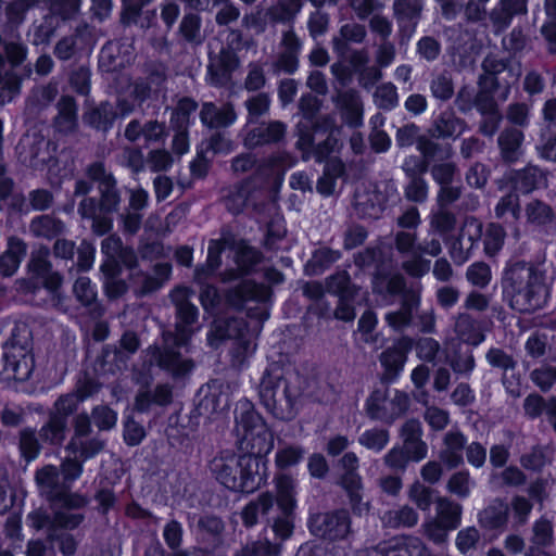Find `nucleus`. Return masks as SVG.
<instances>
[{
  "mask_svg": "<svg viewBox=\"0 0 556 556\" xmlns=\"http://www.w3.org/2000/svg\"><path fill=\"white\" fill-rule=\"evenodd\" d=\"M467 122L452 108H446L432 121L428 135L435 140L457 139L467 129Z\"/></svg>",
  "mask_w": 556,
  "mask_h": 556,
  "instance_id": "obj_21",
  "label": "nucleus"
},
{
  "mask_svg": "<svg viewBox=\"0 0 556 556\" xmlns=\"http://www.w3.org/2000/svg\"><path fill=\"white\" fill-rule=\"evenodd\" d=\"M429 169L433 181L439 186L453 184L459 174L457 164L448 160L435 162Z\"/></svg>",
  "mask_w": 556,
  "mask_h": 556,
  "instance_id": "obj_62",
  "label": "nucleus"
},
{
  "mask_svg": "<svg viewBox=\"0 0 556 556\" xmlns=\"http://www.w3.org/2000/svg\"><path fill=\"white\" fill-rule=\"evenodd\" d=\"M372 292L383 298L400 295L401 299H405L408 292H420V290L408 288L406 278L402 274L377 273L372 279Z\"/></svg>",
  "mask_w": 556,
  "mask_h": 556,
  "instance_id": "obj_29",
  "label": "nucleus"
},
{
  "mask_svg": "<svg viewBox=\"0 0 556 556\" xmlns=\"http://www.w3.org/2000/svg\"><path fill=\"white\" fill-rule=\"evenodd\" d=\"M236 422L240 447L247 454L222 451L210 462V470L228 490L251 493L261 485V457L271 451L274 439L262 416L250 403L241 405Z\"/></svg>",
  "mask_w": 556,
  "mask_h": 556,
  "instance_id": "obj_1",
  "label": "nucleus"
},
{
  "mask_svg": "<svg viewBox=\"0 0 556 556\" xmlns=\"http://www.w3.org/2000/svg\"><path fill=\"white\" fill-rule=\"evenodd\" d=\"M68 84L78 94L87 97L91 89V70L88 64L72 66L68 73Z\"/></svg>",
  "mask_w": 556,
  "mask_h": 556,
  "instance_id": "obj_55",
  "label": "nucleus"
},
{
  "mask_svg": "<svg viewBox=\"0 0 556 556\" xmlns=\"http://www.w3.org/2000/svg\"><path fill=\"white\" fill-rule=\"evenodd\" d=\"M79 35L70 34L60 38L53 47V55L60 62H67L76 58L80 48L78 46Z\"/></svg>",
  "mask_w": 556,
  "mask_h": 556,
  "instance_id": "obj_59",
  "label": "nucleus"
},
{
  "mask_svg": "<svg viewBox=\"0 0 556 556\" xmlns=\"http://www.w3.org/2000/svg\"><path fill=\"white\" fill-rule=\"evenodd\" d=\"M49 142L39 134L25 135L18 144L23 162L31 167L46 163Z\"/></svg>",
  "mask_w": 556,
  "mask_h": 556,
  "instance_id": "obj_32",
  "label": "nucleus"
},
{
  "mask_svg": "<svg viewBox=\"0 0 556 556\" xmlns=\"http://www.w3.org/2000/svg\"><path fill=\"white\" fill-rule=\"evenodd\" d=\"M173 402V387L169 383H159L153 390H140L134 402V408L147 413L152 405L167 406Z\"/></svg>",
  "mask_w": 556,
  "mask_h": 556,
  "instance_id": "obj_35",
  "label": "nucleus"
},
{
  "mask_svg": "<svg viewBox=\"0 0 556 556\" xmlns=\"http://www.w3.org/2000/svg\"><path fill=\"white\" fill-rule=\"evenodd\" d=\"M58 114L53 119L56 131L72 135L78 129L77 103L72 96H62L56 103Z\"/></svg>",
  "mask_w": 556,
  "mask_h": 556,
  "instance_id": "obj_33",
  "label": "nucleus"
},
{
  "mask_svg": "<svg viewBox=\"0 0 556 556\" xmlns=\"http://www.w3.org/2000/svg\"><path fill=\"white\" fill-rule=\"evenodd\" d=\"M446 364L456 376L469 377L476 367V359L471 350L459 349L446 356Z\"/></svg>",
  "mask_w": 556,
  "mask_h": 556,
  "instance_id": "obj_53",
  "label": "nucleus"
},
{
  "mask_svg": "<svg viewBox=\"0 0 556 556\" xmlns=\"http://www.w3.org/2000/svg\"><path fill=\"white\" fill-rule=\"evenodd\" d=\"M508 521V505L502 498H494L478 514L479 525L488 530L504 528Z\"/></svg>",
  "mask_w": 556,
  "mask_h": 556,
  "instance_id": "obj_38",
  "label": "nucleus"
},
{
  "mask_svg": "<svg viewBox=\"0 0 556 556\" xmlns=\"http://www.w3.org/2000/svg\"><path fill=\"white\" fill-rule=\"evenodd\" d=\"M528 0H498L488 12V17L495 33L504 31L511 23L514 16L526 15Z\"/></svg>",
  "mask_w": 556,
  "mask_h": 556,
  "instance_id": "obj_23",
  "label": "nucleus"
},
{
  "mask_svg": "<svg viewBox=\"0 0 556 556\" xmlns=\"http://www.w3.org/2000/svg\"><path fill=\"white\" fill-rule=\"evenodd\" d=\"M326 290L339 299H355L358 288L351 281L348 271L340 270L326 278Z\"/></svg>",
  "mask_w": 556,
  "mask_h": 556,
  "instance_id": "obj_47",
  "label": "nucleus"
},
{
  "mask_svg": "<svg viewBox=\"0 0 556 556\" xmlns=\"http://www.w3.org/2000/svg\"><path fill=\"white\" fill-rule=\"evenodd\" d=\"M441 53L442 45L440 40L433 36H422L416 42V54L420 60L427 63L438 61Z\"/></svg>",
  "mask_w": 556,
  "mask_h": 556,
  "instance_id": "obj_63",
  "label": "nucleus"
},
{
  "mask_svg": "<svg viewBox=\"0 0 556 556\" xmlns=\"http://www.w3.org/2000/svg\"><path fill=\"white\" fill-rule=\"evenodd\" d=\"M280 544L271 543L268 540H257L247 543L235 556H279Z\"/></svg>",
  "mask_w": 556,
  "mask_h": 556,
  "instance_id": "obj_61",
  "label": "nucleus"
},
{
  "mask_svg": "<svg viewBox=\"0 0 556 556\" xmlns=\"http://www.w3.org/2000/svg\"><path fill=\"white\" fill-rule=\"evenodd\" d=\"M417 149L430 165V162L434 160H448L452 157L454 151L451 144H442L435 141V139L430 136H420L417 139Z\"/></svg>",
  "mask_w": 556,
  "mask_h": 556,
  "instance_id": "obj_48",
  "label": "nucleus"
},
{
  "mask_svg": "<svg viewBox=\"0 0 556 556\" xmlns=\"http://www.w3.org/2000/svg\"><path fill=\"white\" fill-rule=\"evenodd\" d=\"M414 345V340L409 337H402L391 346L386 349L379 356L383 372L381 381L390 383L394 381L403 370L407 361V354Z\"/></svg>",
  "mask_w": 556,
  "mask_h": 556,
  "instance_id": "obj_17",
  "label": "nucleus"
},
{
  "mask_svg": "<svg viewBox=\"0 0 556 556\" xmlns=\"http://www.w3.org/2000/svg\"><path fill=\"white\" fill-rule=\"evenodd\" d=\"M287 132L288 126L281 121H263L257 126L248 130L243 144L251 150L264 146H280L287 139Z\"/></svg>",
  "mask_w": 556,
  "mask_h": 556,
  "instance_id": "obj_16",
  "label": "nucleus"
},
{
  "mask_svg": "<svg viewBox=\"0 0 556 556\" xmlns=\"http://www.w3.org/2000/svg\"><path fill=\"white\" fill-rule=\"evenodd\" d=\"M502 289L509 306L520 313L541 308L548 294L544 271L525 261L514 262L506 267Z\"/></svg>",
  "mask_w": 556,
  "mask_h": 556,
  "instance_id": "obj_5",
  "label": "nucleus"
},
{
  "mask_svg": "<svg viewBox=\"0 0 556 556\" xmlns=\"http://www.w3.org/2000/svg\"><path fill=\"white\" fill-rule=\"evenodd\" d=\"M4 371L17 381H25L34 369V359L27 340L23 343L15 336L4 348Z\"/></svg>",
  "mask_w": 556,
  "mask_h": 556,
  "instance_id": "obj_13",
  "label": "nucleus"
},
{
  "mask_svg": "<svg viewBox=\"0 0 556 556\" xmlns=\"http://www.w3.org/2000/svg\"><path fill=\"white\" fill-rule=\"evenodd\" d=\"M332 102L340 110L343 122L352 128L363 125L364 104L356 89H337Z\"/></svg>",
  "mask_w": 556,
  "mask_h": 556,
  "instance_id": "obj_20",
  "label": "nucleus"
},
{
  "mask_svg": "<svg viewBox=\"0 0 556 556\" xmlns=\"http://www.w3.org/2000/svg\"><path fill=\"white\" fill-rule=\"evenodd\" d=\"M522 130L516 127L504 128L497 137L500 154L504 163L513 164L522 155Z\"/></svg>",
  "mask_w": 556,
  "mask_h": 556,
  "instance_id": "obj_36",
  "label": "nucleus"
},
{
  "mask_svg": "<svg viewBox=\"0 0 556 556\" xmlns=\"http://www.w3.org/2000/svg\"><path fill=\"white\" fill-rule=\"evenodd\" d=\"M409 402L406 392L395 390L389 397L387 390H375L367 400L366 412L371 419L392 424L408 409Z\"/></svg>",
  "mask_w": 556,
  "mask_h": 556,
  "instance_id": "obj_11",
  "label": "nucleus"
},
{
  "mask_svg": "<svg viewBox=\"0 0 556 556\" xmlns=\"http://www.w3.org/2000/svg\"><path fill=\"white\" fill-rule=\"evenodd\" d=\"M84 175L75 180L73 189V198H81L77 213L91 223L94 236L109 235L113 229L111 215L119 211L123 201L118 181L102 160L87 164Z\"/></svg>",
  "mask_w": 556,
  "mask_h": 556,
  "instance_id": "obj_3",
  "label": "nucleus"
},
{
  "mask_svg": "<svg viewBox=\"0 0 556 556\" xmlns=\"http://www.w3.org/2000/svg\"><path fill=\"white\" fill-rule=\"evenodd\" d=\"M27 245L26 243L12 236L8 239V249L0 256V273L4 277L14 275L17 270L22 260L26 255Z\"/></svg>",
  "mask_w": 556,
  "mask_h": 556,
  "instance_id": "obj_39",
  "label": "nucleus"
},
{
  "mask_svg": "<svg viewBox=\"0 0 556 556\" xmlns=\"http://www.w3.org/2000/svg\"><path fill=\"white\" fill-rule=\"evenodd\" d=\"M54 509L55 529L61 531H72L77 529L86 519L83 508H70L65 501H58L51 505Z\"/></svg>",
  "mask_w": 556,
  "mask_h": 556,
  "instance_id": "obj_43",
  "label": "nucleus"
},
{
  "mask_svg": "<svg viewBox=\"0 0 556 556\" xmlns=\"http://www.w3.org/2000/svg\"><path fill=\"white\" fill-rule=\"evenodd\" d=\"M304 379L280 363H271L258 383L261 404L275 418L292 420L302 403Z\"/></svg>",
  "mask_w": 556,
  "mask_h": 556,
  "instance_id": "obj_4",
  "label": "nucleus"
},
{
  "mask_svg": "<svg viewBox=\"0 0 556 556\" xmlns=\"http://www.w3.org/2000/svg\"><path fill=\"white\" fill-rule=\"evenodd\" d=\"M223 250L224 245L220 241L213 240L210 242L205 266L197 267L194 270V279L198 282H201L220 266V254Z\"/></svg>",
  "mask_w": 556,
  "mask_h": 556,
  "instance_id": "obj_57",
  "label": "nucleus"
},
{
  "mask_svg": "<svg viewBox=\"0 0 556 556\" xmlns=\"http://www.w3.org/2000/svg\"><path fill=\"white\" fill-rule=\"evenodd\" d=\"M247 331L248 326L243 319L236 317H220L213 320L207 334V341L210 345L217 346L220 341L226 339L236 340Z\"/></svg>",
  "mask_w": 556,
  "mask_h": 556,
  "instance_id": "obj_31",
  "label": "nucleus"
},
{
  "mask_svg": "<svg viewBox=\"0 0 556 556\" xmlns=\"http://www.w3.org/2000/svg\"><path fill=\"white\" fill-rule=\"evenodd\" d=\"M66 229L65 223L51 214L36 216L29 223V231L36 238L54 239Z\"/></svg>",
  "mask_w": 556,
  "mask_h": 556,
  "instance_id": "obj_40",
  "label": "nucleus"
},
{
  "mask_svg": "<svg viewBox=\"0 0 556 556\" xmlns=\"http://www.w3.org/2000/svg\"><path fill=\"white\" fill-rule=\"evenodd\" d=\"M239 66L240 59L231 48H223L217 54H210L207 65L210 83L214 86H226Z\"/></svg>",
  "mask_w": 556,
  "mask_h": 556,
  "instance_id": "obj_19",
  "label": "nucleus"
},
{
  "mask_svg": "<svg viewBox=\"0 0 556 556\" xmlns=\"http://www.w3.org/2000/svg\"><path fill=\"white\" fill-rule=\"evenodd\" d=\"M381 521L387 528H410L418 522V514L413 507L404 505L399 509L386 511L381 517Z\"/></svg>",
  "mask_w": 556,
  "mask_h": 556,
  "instance_id": "obj_51",
  "label": "nucleus"
},
{
  "mask_svg": "<svg viewBox=\"0 0 556 556\" xmlns=\"http://www.w3.org/2000/svg\"><path fill=\"white\" fill-rule=\"evenodd\" d=\"M194 291L185 286L175 287L168 298L175 307L174 330L162 331L161 344L150 345L146 353L151 365L157 366L173 379L188 376L194 368L192 358L182 354L179 349H187L195 333L199 309L191 302Z\"/></svg>",
  "mask_w": 556,
  "mask_h": 556,
  "instance_id": "obj_2",
  "label": "nucleus"
},
{
  "mask_svg": "<svg viewBox=\"0 0 556 556\" xmlns=\"http://www.w3.org/2000/svg\"><path fill=\"white\" fill-rule=\"evenodd\" d=\"M434 503L437 506L435 519L443 523L445 528L457 529L462 522V505L447 496H438Z\"/></svg>",
  "mask_w": 556,
  "mask_h": 556,
  "instance_id": "obj_42",
  "label": "nucleus"
},
{
  "mask_svg": "<svg viewBox=\"0 0 556 556\" xmlns=\"http://www.w3.org/2000/svg\"><path fill=\"white\" fill-rule=\"evenodd\" d=\"M178 33L188 43L200 46L204 41V35L201 30V17L195 13L184 15Z\"/></svg>",
  "mask_w": 556,
  "mask_h": 556,
  "instance_id": "obj_54",
  "label": "nucleus"
},
{
  "mask_svg": "<svg viewBox=\"0 0 556 556\" xmlns=\"http://www.w3.org/2000/svg\"><path fill=\"white\" fill-rule=\"evenodd\" d=\"M3 53H1L5 63L8 62L12 70L22 65L28 55L27 46L18 38L17 40H4L2 43Z\"/></svg>",
  "mask_w": 556,
  "mask_h": 556,
  "instance_id": "obj_64",
  "label": "nucleus"
},
{
  "mask_svg": "<svg viewBox=\"0 0 556 556\" xmlns=\"http://www.w3.org/2000/svg\"><path fill=\"white\" fill-rule=\"evenodd\" d=\"M35 482L40 496L50 505L58 501H65L70 508H86L89 504L87 496L70 491V485L63 481L56 466L46 465L35 472Z\"/></svg>",
  "mask_w": 556,
  "mask_h": 556,
  "instance_id": "obj_7",
  "label": "nucleus"
},
{
  "mask_svg": "<svg viewBox=\"0 0 556 556\" xmlns=\"http://www.w3.org/2000/svg\"><path fill=\"white\" fill-rule=\"evenodd\" d=\"M466 437L458 429H452L444 434L439 458L448 469H454L464 463L463 452L466 448Z\"/></svg>",
  "mask_w": 556,
  "mask_h": 556,
  "instance_id": "obj_27",
  "label": "nucleus"
},
{
  "mask_svg": "<svg viewBox=\"0 0 556 556\" xmlns=\"http://www.w3.org/2000/svg\"><path fill=\"white\" fill-rule=\"evenodd\" d=\"M389 440L390 433L387 429L372 428L361 433L357 442L367 450L381 452L388 445Z\"/></svg>",
  "mask_w": 556,
  "mask_h": 556,
  "instance_id": "obj_58",
  "label": "nucleus"
},
{
  "mask_svg": "<svg viewBox=\"0 0 556 556\" xmlns=\"http://www.w3.org/2000/svg\"><path fill=\"white\" fill-rule=\"evenodd\" d=\"M340 257L341 252L339 250H333L329 247H320L313 252L312 257L307 261L305 271L308 275H320L339 261Z\"/></svg>",
  "mask_w": 556,
  "mask_h": 556,
  "instance_id": "obj_49",
  "label": "nucleus"
},
{
  "mask_svg": "<svg viewBox=\"0 0 556 556\" xmlns=\"http://www.w3.org/2000/svg\"><path fill=\"white\" fill-rule=\"evenodd\" d=\"M386 207V197L376 189H357L354 208L361 218L377 219Z\"/></svg>",
  "mask_w": 556,
  "mask_h": 556,
  "instance_id": "obj_25",
  "label": "nucleus"
},
{
  "mask_svg": "<svg viewBox=\"0 0 556 556\" xmlns=\"http://www.w3.org/2000/svg\"><path fill=\"white\" fill-rule=\"evenodd\" d=\"M276 482V502L279 511H294L296 507L295 481L286 473L278 475Z\"/></svg>",
  "mask_w": 556,
  "mask_h": 556,
  "instance_id": "obj_46",
  "label": "nucleus"
},
{
  "mask_svg": "<svg viewBox=\"0 0 556 556\" xmlns=\"http://www.w3.org/2000/svg\"><path fill=\"white\" fill-rule=\"evenodd\" d=\"M482 73L479 75L477 85H488L500 89L498 99L506 101L510 87L519 80L521 75L520 65H514L508 59H501L497 55L489 54L481 63Z\"/></svg>",
  "mask_w": 556,
  "mask_h": 556,
  "instance_id": "obj_8",
  "label": "nucleus"
},
{
  "mask_svg": "<svg viewBox=\"0 0 556 556\" xmlns=\"http://www.w3.org/2000/svg\"><path fill=\"white\" fill-rule=\"evenodd\" d=\"M341 473L338 478L340 485L346 493L352 511L355 515L368 513L369 504L363 502V481L358 473L359 459L354 452H346L338 460Z\"/></svg>",
  "mask_w": 556,
  "mask_h": 556,
  "instance_id": "obj_10",
  "label": "nucleus"
},
{
  "mask_svg": "<svg viewBox=\"0 0 556 556\" xmlns=\"http://www.w3.org/2000/svg\"><path fill=\"white\" fill-rule=\"evenodd\" d=\"M545 179V175L538 166L528 165L522 169L516 170L511 176L514 190L528 194L539 188Z\"/></svg>",
  "mask_w": 556,
  "mask_h": 556,
  "instance_id": "obj_44",
  "label": "nucleus"
},
{
  "mask_svg": "<svg viewBox=\"0 0 556 556\" xmlns=\"http://www.w3.org/2000/svg\"><path fill=\"white\" fill-rule=\"evenodd\" d=\"M294 135L298 138L295 148L301 152L302 160H311L314 146L313 127L308 123L299 122L294 127Z\"/></svg>",
  "mask_w": 556,
  "mask_h": 556,
  "instance_id": "obj_60",
  "label": "nucleus"
},
{
  "mask_svg": "<svg viewBox=\"0 0 556 556\" xmlns=\"http://www.w3.org/2000/svg\"><path fill=\"white\" fill-rule=\"evenodd\" d=\"M235 249V262L238 268H231L223 271L220 274V280L223 282H230L238 279L241 275L249 274L257 264L262 262V253L244 241L238 242Z\"/></svg>",
  "mask_w": 556,
  "mask_h": 556,
  "instance_id": "obj_22",
  "label": "nucleus"
},
{
  "mask_svg": "<svg viewBox=\"0 0 556 556\" xmlns=\"http://www.w3.org/2000/svg\"><path fill=\"white\" fill-rule=\"evenodd\" d=\"M140 345V338L135 331H125L118 341V345H105L102 349L99 358L102 367L109 365L108 370L111 372L125 368L128 359L139 350Z\"/></svg>",
  "mask_w": 556,
  "mask_h": 556,
  "instance_id": "obj_14",
  "label": "nucleus"
},
{
  "mask_svg": "<svg viewBox=\"0 0 556 556\" xmlns=\"http://www.w3.org/2000/svg\"><path fill=\"white\" fill-rule=\"evenodd\" d=\"M307 525L314 536L329 543L344 541L353 533L352 518L345 508L312 514Z\"/></svg>",
  "mask_w": 556,
  "mask_h": 556,
  "instance_id": "obj_9",
  "label": "nucleus"
},
{
  "mask_svg": "<svg viewBox=\"0 0 556 556\" xmlns=\"http://www.w3.org/2000/svg\"><path fill=\"white\" fill-rule=\"evenodd\" d=\"M273 506L274 496L270 492H263L255 500L249 502L241 510L244 527H254L258 521V515H267Z\"/></svg>",
  "mask_w": 556,
  "mask_h": 556,
  "instance_id": "obj_45",
  "label": "nucleus"
},
{
  "mask_svg": "<svg viewBox=\"0 0 556 556\" xmlns=\"http://www.w3.org/2000/svg\"><path fill=\"white\" fill-rule=\"evenodd\" d=\"M301 9V0H277L266 10L265 15L270 23L292 24Z\"/></svg>",
  "mask_w": 556,
  "mask_h": 556,
  "instance_id": "obj_50",
  "label": "nucleus"
},
{
  "mask_svg": "<svg viewBox=\"0 0 556 556\" xmlns=\"http://www.w3.org/2000/svg\"><path fill=\"white\" fill-rule=\"evenodd\" d=\"M429 91L438 101L447 102L455 94V84L451 71L444 68L431 73Z\"/></svg>",
  "mask_w": 556,
  "mask_h": 556,
  "instance_id": "obj_41",
  "label": "nucleus"
},
{
  "mask_svg": "<svg viewBox=\"0 0 556 556\" xmlns=\"http://www.w3.org/2000/svg\"><path fill=\"white\" fill-rule=\"evenodd\" d=\"M481 236L482 224L475 217H466L457 237L452 240L448 249L453 262L457 265L467 262Z\"/></svg>",
  "mask_w": 556,
  "mask_h": 556,
  "instance_id": "obj_15",
  "label": "nucleus"
},
{
  "mask_svg": "<svg viewBox=\"0 0 556 556\" xmlns=\"http://www.w3.org/2000/svg\"><path fill=\"white\" fill-rule=\"evenodd\" d=\"M200 119L208 128H226L235 123L237 114L231 103L217 106L212 102L202 104Z\"/></svg>",
  "mask_w": 556,
  "mask_h": 556,
  "instance_id": "obj_34",
  "label": "nucleus"
},
{
  "mask_svg": "<svg viewBox=\"0 0 556 556\" xmlns=\"http://www.w3.org/2000/svg\"><path fill=\"white\" fill-rule=\"evenodd\" d=\"M420 292H408L401 299L400 308L386 314L384 320L394 331H403L413 324L414 312L420 305Z\"/></svg>",
  "mask_w": 556,
  "mask_h": 556,
  "instance_id": "obj_26",
  "label": "nucleus"
},
{
  "mask_svg": "<svg viewBox=\"0 0 556 556\" xmlns=\"http://www.w3.org/2000/svg\"><path fill=\"white\" fill-rule=\"evenodd\" d=\"M454 332L456 337L469 344L477 346L484 341L485 336L482 332L480 323L469 313H458L454 317Z\"/></svg>",
  "mask_w": 556,
  "mask_h": 556,
  "instance_id": "obj_37",
  "label": "nucleus"
},
{
  "mask_svg": "<svg viewBox=\"0 0 556 556\" xmlns=\"http://www.w3.org/2000/svg\"><path fill=\"white\" fill-rule=\"evenodd\" d=\"M421 435V422L415 418L406 420L400 429V437L403 440L401 447L410 455L413 462H419L427 456L428 446Z\"/></svg>",
  "mask_w": 556,
  "mask_h": 556,
  "instance_id": "obj_24",
  "label": "nucleus"
},
{
  "mask_svg": "<svg viewBox=\"0 0 556 556\" xmlns=\"http://www.w3.org/2000/svg\"><path fill=\"white\" fill-rule=\"evenodd\" d=\"M67 421L49 414L48 421L39 431L40 439L51 445H61L66 438Z\"/></svg>",
  "mask_w": 556,
  "mask_h": 556,
  "instance_id": "obj_52",
  "label": "nucleus"
},
{
  "mask_svg": "<svg viewBox=\"0 0 556 556\" xmlns=\"http://www.w3.org/2000/svg\"><path fill=\"white\" fill-rule=\"evenodd\" d=\"M271 295V290L252 280H244L235 288L229 289L226 294V302L236 309L247 307L248 316L256 319V330L261 329L262 323L269 316L266 302Z\"/></svg>",
  "mask_w": 556,
  "mask_h": 556,
  "instance_id": "obj_6",
  "label": "nucleus"
},
{
  "mask_svg": "<svg viewBox=\"0 0 556 556\" xmlns=\"http://www.w3.org/2000/svg\"><path fill=\"white\" fill-rule=\"evenodd\" d=\"M422 0H394L392 5L393 17L400 30L408 29L414 33L422 15Z\"/></svg>",
  "mask_w": 556,
  "mask_h": 556,
  "instance_id": "obj_30",
  "label": "nucleus"
},
{
  "mask_svg": "<svg viewBox=\"0 0 556 556\" xmlns=\"http://www.w3.org/2000/svg\"><path fill=\"white\" fill-rule=\"evenodd\" d=\"M527 222L535 226H544L554 219L553 208L545 202L534 199L526 204Z\"/></svg>",
  "mask_w": 556,
  "mask_h": 556,
  "instance_id": "obj_56",
  "label": "nucleus"
},
{
  "mask_svg": "<svg viewBox=\"0 0 556 556\" xmlns=\"http://www.w3.org/2000/svg\"><path fill=\"white\" fill-rule=\"evenodd\" d=\"M302 48V41L290 27L282 31L279 42V53L275 61L271 62L270 68L275 75L280 73L293 74L299 67V54Z\"/></svg>",
  "mask_w": 556,
  "mask_h": 556,
  "instance_id": "obj_18",
  "label": "nucleus"
},
{
  "mask_svg": "<svg viewBox=\"0 0 556 556\" xmlns=\"http://www.w3.org/2000/svg\"><path fill=\"white\" fill-rule=\"evenodd\" d=\"M118 117L115 105L109 101H102L86 110L83 114V122L90 128L106 134L113 127Z\"/></svg>",
  "mask_w": 556,
  "mask_h": 556,
  "instance_id": "obj_28",
  "label": "nucleus"
},
{
  "mask_svg": "<svg viewBox=\"0 0 556 556\" xmlns=\"http://www.w3.org/2000/svg\"><path fill=\"white\" fill-rule=\"evenodd\" d=\"M172 265L169 263H156L152 271H144L140 268L128 275V280L134 295L141 299L157 292L166 281L169 280Z\"/></svg>",
  "mask_w": 556,
  "mask_h": 556,
  "instance_id": "obj_12",
  "label": "nucleus"
}]
</instances>
